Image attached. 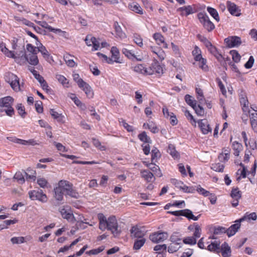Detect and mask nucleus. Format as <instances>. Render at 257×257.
Masks as SVG:
<instances>
[{
    "mask_svg": "<svg viewBox=\"0 0 257 257\" xmlns=\"http://www.w3.org/2000/svg\"><path fill=\"white\" fill-rule=\"evenodd\" d=\"M17 75L13 74V73H11V72H8L6 73V74L5 75V81L8 82V83L10 84L11 82H13V80H15L16 79V76Z\"/></svg>",
    "mask_w": 257,
    "mask_h": 257,
    "instance_id": "3c124183",
    "label": "nucleus"
},
{
    "mask_svg": "<svg viewBox=\"0 0 257 257\" xmlns=\"http://www.w3.org/2000/svg\"><path fill=\"white\" fill-rule=\"evenodd\" d=\"M134 71L142 74H147V68H145L143 65L140 64L134 68Z\"/></svg>",
    "mask_w": 257,
    "mask_h": 257,
    "instance_id": "37998d69",
    "label": "nucleus"
},
{
    "mask_svg": "<svg viewBox=\"0 0 257 257\" xmlns=\"http://www.w3.org/2000/svg\"><path fill=\"white\" fill-rule=\"evenodd\" d=\"M25 238L23 236L13 237L11 239V241L13 244H20L26 242Z\"/></svg>",
    "mask_w": 257,
    "mask_h": 257,
    "instance_id": "603ef678",
    "label": "nucleus"
},
{
    "mask_svg": "<svg viewBox=\"0 0 257 257\" xmlns=\"http://www.w3.org/2000/svg\"><path fill=\"white\" fill-rule=\"evenodd\" d=\"M110 52L111 53V58L108 57L106 55L100 52L97 53L96 55L100 58H102L103 62H105L108 64H112L114 62L119 63L120 62L118 61L119 52L118 49L115 47H112Z\"/></svg>",
    "mask_w": 257,
    "mask_h": 257,
    "instance_id": "7ed1b4c3",
    "label": "nucleus"
},
{
    "mask_svg": "<svg viewBox=\"0 0 257 257\" xmlns=\"http://www.w3.org/2000/svg\"><path fill=\"white\" fill-rule=\"evenodd\" d=\"M104 246L102 245L101 246H99L97 248L93 249L89 251H87L86 252V254L89 255H96L102 251L104 249Z\"/></svg>",
    "mask_w": 257,
    "mask_h": 257,
    "instance_id": "c03bdc74",
    "label": "nucleus"
},
{
    "mask_svg": "<svg viewBox=\"0 0 257 257\" xmlns=\"http://www.w3.org/2000/svg\"><path fill=\"white\" fill-rule=\"evenodd\" d=\"M209 51L219 61H221L222 60L223 57L222 55L219 53L215 47L209 48Z\"/></svg>",
    "mask_w": 257,
    "mask_h": 257,
    "instance_id": "58836bf2",
    "label": "nucleus"
},
{
    "mask_svg": "<svg viewBox=\"0 0 257 257\" xmlns=\"http://www.w3.org/2000/svg\"><path fill=\"white\" fill-rule=\"evenodd\" d=\"M138 138L144 143H151L152 141L149 137L148 136L146 132L144 131L138 135Z\"/></svg>",
    "mask_w": 257,
    "mask_h": 257,
    "instance_id": "72a5a7b5",
    "label": "nucleus"
},
{
    "mask_svg": "<svg viewBox=\"0 0 257 257\" xmlns=\"http://www.w3.org/2000/svg\"><path fill=\"white\" fill-rule=\"evenodd\" d=\"M198 19L204 28L208 32H211L215 28L214 24L211 22L209 17L205 13H199L197 15Z\"/></svg>",
    "mask_w": 257,
    "mask_h": 257,
    "instance_id": "39448f33",
    "label": "nucleus"
},
{
    "mask_svg": "<svg viewBox=\"0 0 257 257\" xmlns=\"http://www.w3.org/2000/svg\"><path fill=\"white\" fill-rule=\"evenodd\" d=\"M224 42L229 48L238 47L241 44V40L238 36H230L225 38Z\"/></svg>",
    "mask_w": 257,
    "mask_h": 257,
    "instance_id": "ddd939ff",
    "label": "nucleus"
},
{
    "mask_svg": "<svg viewBox=\"0 0 257 257\" xmlns=\"http://www.w3.org/2000/svg\"><path fill=\"white\" fill-rule=\"evenodd\" d=\"M135 238L133 245V249L138 250L140 249L145 244L146 241V239L144 237Z\"/></svg>",
    "mask_w": 257,
    "mask_h": 257,
    "instance_id": "4be33fe9",
    "label": "nucleus"
},
{
    "mask_svg": "<svg viewBox=\"0 0 257 257\" xmlns=\"http://www.w3.org/2000/svg\"><path fill=\"white\" fill-rule=\"evenodd\" d=\"M167 245L165 244H158L156 245L154 248V250L155 251H157L158 252L159 251H164L166 252L167 250Z\"/></svg>",
    "mask_w": 257,
    "mask_h": 257,
    "instance_id": "338daca9",
    "label": "nucleus"
},
{
    "mask_svg": "<svg viewBox=\"0 0 257 257\" xmlns=\"http://www.w3.org/2000/svg\"><path fill=\"white\" fill-rule=\"evenodd\" d=\"M55 78L58 81L60 82L63 85L68 87V81L67 79L63 75L60 74L56 75Z\"/></svg>",
    "mask_w": 257,
    "mask_h": 257,
    "instance_id": "09e8293b",
    "label": "nucleus"
},
{
    "mask_svg": "<svg viewBox=\"0 0 257 257\" xmlns=\"http://www.w3.org/2000/svg\"><path fill=\"white\" fill-rule=\"evenodd\" d=\"M113 27L115 29L116 35L120 38L123 37L124 34L122 33L121 29L117 22L114 23Z\"/></svg>",
    "mask_w": 257,
    "mask_h": 257,
    "instance_id": "5fc2aeb1",
    "label": "nucleus"
},
{
    "mask_svg": "<svg viewBox=\"0 0 257 257\" xmlns=\"http://www.w3.org/2000/svg\"><path fill=\"white\" fill-rule=\"evenodd\" d=\"M28 195L32 200H38L42 203H46L48 201L47 195L40 189L30 191Z\"/></svg>",
    "mask_w": 257,
    "mask_h": 257,
    "instance_id": "0eeeda50",
    "label": "nucleus"
},
{
    "mask_svg": "<svg viewBox=\"0 0 257 257\" xmlns=\"http://www.w3.org/2000/svg\"><path fill=\"white\" fill-rule=\"evenodd\" d=\"M16 80H12L13 82H11L10 84L11 87L16 92H18L21 91V86H23V84H20L19 81V78L17 76H16Z\"/></svg>",
    "mask_w": 257,
    "mask_h": 257,
    "instance_id": "393cba45",
    "label": "nucleus"
},
{
    "mask_svg": "<svg viewBox=\"0 0 257 257\" xmlns=\"http://www.w3.org/2000/svg\"><path fill=\"white\" fill-rule=\"evenodd\" d=\"M92 143L93 145L100 150L104 151L105 150V147L101 145L100 142L98 141V140L93 138L92 139Z\"/></svg>",
    "mask_w": 257,
    "mask_h": 257,
    "instance_id": "680f3d73",
    "label": "nucleus"
},
{
    "mask_svg": "<svg viewBox=\"0 0 257 257\" xmlns=\"http://www.w3.org/2000/svg\"><path fill=\"white\" fill-rule=\"evenodd\" d=\"M36 23L39 24L40 26L44 28H45L49 30V31L53 32L55 33H62L65 34L66 32L64 31H62L60 29H55L52 28L51 26H49L48 23L45 21H36Z\"/></svg>",
    "mask_w": 257,
    "mask_h": 257,
    "instance_id": "f3484780",
    "label": "nucleus"
},
{
    "mask_svg": "<svg viewBox=\"0 0 257 257\" xmlns=\"http://www.w3.org/2000/svg\"><path fill=\"white\" fill-rule=\"evenodd\" d=\"M168 237L166 232L158 231L151 233L149 235L150 239L154 243H158L166 240Z\"/></svg>",
    "mask_w": 257,
    "mask_h": 257,
    "instance_id": "9b49d317",
    "label": "nucleus"
},
{
    "mask_svg": "<svg viewBox=\"0 0 257 257\" xmlns=\"http://www.w3.org/2000/svg\"><path fill=\"white\" fill-rule=\"evenodd\" d=\"M180 242H172L168 246V251L169 253H173L177 251L181 247Z\"/></svg>",
    "mask_w": 257,
    "mask_h": 257,
    "instance_id": "e433bc0d",
    "label": "nucleus"
},
{
    "mask_svg": "<svg viewBox=\"0 0 257 257\" xmlns=\"http://www.w3.org/2000/svg\"><path fill=\"white\" fill-rule=\"evenodd\" d=\"M250 124L254 132L257 133V113H252L250 115Z\"/></svg>",
    "mask_w": 257,
    "mask_h": 257,
    "instance_id": "7c9ffc66",
    "label": "nucleus"
},
{
    "mask_svg": "<svg viewBox=\"0 0 257 257\" xmlns=\"http://www.w3.org/2000/svg\"><path fill=\"white\" fill-rule=\"evenodd\" d=\"M178 11L181 12L182 15H185L186 16H188L193 13V9L190 6L180 8L178 9Z\"/></svg>",
    "mask_w": 257,
    "mask_h": 257,
    "instance_id": "4c0bfd02",
    "label": "nucleus"
},
{
    "mask_svg": "<svg viewBox=\"0 0 257 257\" xmlns=\"http://www.w3.org/2000/svg\"><path fill=\"white\" fill-rule=\"evenodd\" d=\"M198 125L204 134H207L211 132V128L209 126L206 119H200L198 121Z\"/></svg>",
    "mask_w": 257,
    "mask_h": 257,
    "instance_id": "dca6fc26",
    "label": "nucleus"
},
{
    "mask_svg": "<svg viewBox=\"0 0 257 257\" xmlns=\"http://www.w3.org/2000/svg\"><path fill=\"white\" fill-rule=\"evenodd\" d=\"M220 242L217 241L212 242L210 244L208 245L207 249L210 251L216 253L220 252Z\"/></svg>",
    "mask_w": 257,
    "mask_h": 257,
    "instance_id": "b1692460",
    "label": "nucleus"
},
{
    "mask_svg": "<svg viewBox=\"0 0 257 257\" xmlns=\"http://www.w3.org/2000/svg\"><path fill=\"white\" fill-rule=\"evenodd\" d=\"M181 234L179 232H174L171 236L170 240L172 242H180L181 240Z\"/></svg>",
    "mask_w": 257,
    "mask_h": 257,
    "instance_id": "de8ad7c7",
    "label": "nucleus"
},
{
    "mask_svg": "<svg viewBox=\"0 0 257 257\" xmlns=\"http://www.w3.org/2000/svg\"><path fill=\"white\" fill-rule=\"evenodd\" d=\"M230 196L233 199L231 202L232 206L234 207L238 205V200L241 197V192L238 187L233 188L231 191Z\"/></svg>",
    "mask_w": 257,
    "mask_h": 257,
    "instance_id": "4468645a",
    "label": "nucleus"
},
{
    "mask_svg": "<svg viewBox=\"0 0 257 257\" xmlns=\"http://www.w3.org/2000/svg\"><path fill=\"white\" fill-rule=\"evenodd\" d=\"M26 175V179L32 180L35 181L36 179V172L35 170L28 168L27 170V172H24Z\"/></svg>",
    "mask_w": 257,
    "mask_h": 257,
    "instance_id": "c756f323",
    "label": "nucleus"
},
{
    "mask_svg": "<svg viewBox=\"0 0 257 257\" xmlns=\"http://www.w3.org/2000/svg\"><path fill=\"white\" fill-rule=\"evenodd\" d=\"M185 100L186 103L192 108H194V107L195 106L196 101L193 99V98L191 95L186 94L185 96Z\"/></svg>",
    "mask_w": 257,
    "mask_h": 257,
    "instance_id": "79ce46f5",
    "label": "nucleus"
},
{
    "mask_svg": "<svg viewBox=\"0 0 257 257\" xmlns=\"http://www.w3.org/2000/svg\"><path fill=\"white\" fill-rule=\"evenodd\" d=\"M64 182L63 180L59 181L57 186L54 188V198L56 201L59 202V204H62L64 199V195H65V191L64 190Z\"/></svg>",
    "mask_w": 257,
    "mask_h": 257,
    "instance_id": "423d86ee",
    "label": "nucleus"
},
{
    "mask_svg": "<svg viewBox=\"0 0 257 257\" xmlns=\"http://www.w3.org/2000/svg\"><path fill=\"white\" fill-rule=\"evenodd\" d=\"M17 109L18 110L19 114L23 118L25 117L26 112L24 107L22 106V104H18L17 106Z\"/></svg>",
    "mask_w": 257,
    "mask_h": 257,
    "instance_id": "69168bd1",
    "label": "nucleus"
},
{
    "mask_svg": "<svg viewBox=\"0 0 257 257\" xmlns=\"http://www.w3.org/2000/svg\"><path fill=\"white\" fill-rule=\"evenodd\" d=\"M0 48L1 51L5 54V55L9 58H14L16 60L18 57L16 56L14 52L9 50L6 46V44L3 42L0 44Z\"/></svg>",
    "mask_w": 257,
    "mask_h": 257,
    "instance_id": "a211bd4d",
    "label": "nucleus"
},
{
    "mask_svg": "<svg viewBox=\"0 0 257 257\" xmlns=\"http://www.w3.org/2000/svg\"><path fill=\"white\" fill-rule=\"evenodd\" d=\"M222 255L223 257H229L231 255V249L228 244L224 242L221 246Z\"/></svg>",
    "mask_w": 257,
    "mask_h": 257,
    "instance_id": "5701e85b",
    "label": "nucleus"
},
{
    "mask_svg": "<svg viewBox=\"0 0 257 257\" xmlns=\"http://www.w3.org/2000/svg\"><path fill=\"white\" fill-rule=\"evenodd\" d=\"M230 54L231 55L233 61L235 63L239 62L240 60V56L236 50H233L230 51Z\"/></svg>",
    "mask_w": 257,
    "mask_h": 257,
    "instance_id": "8fccbe9b",
    "label": "nucleus"
},
{
    "mask_svg": "<svg viewBox=\"0 0 257 257\" xmlns=\"http://www.w3.org/2000/svg\"><path fill=\"white\" fill-rule=\"evenodd\" d=\"M65 191V196H69L72 198L78 199L80 197L78 192L73 188V184L69 181L64 180Z\"/></svg>",
    "mask_w": 257,
    "mask_h": 257,
    "instance_id": "1a4fd4ad",
    "label": "nucleus"
},
{
    "mask_svg": "<svg viewBox=\"0 0 257 257\" xmlns=\"http://www.w3.org/2000/svg\"><path fill=\"white\" fill-rule=\"evenodd\" d=\"M50 113L52 117L57 120L58 122L63 123L65 122L64 116L61 113H59L54 109L50 110Z\"/></svg>",
    "mask_w": 257,
    "mask_h": 257,
    "instance_id": "6ab92c4d",
    "label": "nucleus"
},
{
    "mask_svg": "<svg viewBox=\"0 0 257 257\" xmlns=\"http://www.w3.org/2000/svg\"><path fill=\"white\" fill-rule=\"evenodd\" d=\"M226 231V228L225 227L222 226H217L214 228L213 234L215 235L221 234L225 233Z\"/></svg>",
    "mask_w": 257,
    "mask_h": 257,
    "instance_id": "4d7b16f0",
    "label": "nucleus"
},
{
    "mask_svg": "<svg viewBox=\"0 0 257 257\" xmlns=\"http://www.w3.org/2000/svg\"><path fill=\"white\" fill-rule=\"evenodd\" d=\"M79 81L78 86L83 89L88 97H93L94 94L90 85L84 82L82 79L79 80Z\"/></svg>",
    "mask_w": 257,
    "mask_h": 257,
    "instance_id": "2eb2a0df",
    "label": "nucleus"
},
{
    "mask_svg": "<svg viewBox=\"0 0 257 257\" xmlns=\"http://www.w3.org/2000/svg\"><path fill=\"white\" fill-rule=\"evenodd\" d=\"M151 161L152 162L154 161L156 162L157 160L161 157V153L159 150L156 147H154L152 149L151 152Z\"/></svg>",
    "mask_w": 257,
    "mask_h": 257,
    "instance_id": "2f4dec72",
    "label": "nucleus"
},
{
    "mask_svg": "<svg viewBox=\"0 0 257 257\" xmlns=\"http://www.w3.org/2000/svg\"><path fill=\"white\" fill-rule=\"evenodd\" d=\"M60 212L63 218L66 219L72 222H74L76 220V219L75 218L73 214L71 213L67 212L65 209H62Z\"/></svg>",
    "mask_w": 257,
    "mask_h": 257,
    "instance_id": "a878e982",
    "label": "nucleus"
},
{
    "mask_svg": "<svg viewBox=\"0 0 257 257\" xmlns=\"http://www.w3.org/2000/svg\"><path fill=\"white\" fill-rule=\"evenodd\" d=\"M29 70L33 74L35 79H36L39 81V82L43 79H44V78L41 75H40L37 71L35 70L34 68L30 67L29 68Z\"/></svg>",
    "mask_w": 257,
    "mask_h": 257,
    "instance_id": "6e6d98bb",
    "label": "nucleus"
},
{
    "mask_svg": "<svg viewBox=\"0 0 257 257\" xmlns=\"http://www.w3.org/2000/svg\"><path fill=\"white\" fill-rule=\"evenodd\" d=\"M201 234V229L198 224H195V231L193 233V236L196 238L200 237Z\"/></svg>",
    "mask_w": 257,
    "mask_h": 257,
    "instance_id": "0e129e2a",
    "label": "nucleus"
},
{
    "mask_svg": "<svg viewBox=\"0 0 257 257\" xmlns=\"http://www.w3.org/2000/svg\"><path fill=\"white\" fill-rule=\"evenodd\" d=\"M99 228L104 231L105 229L111 231L113 235L116 237L121 232L120 228L119 227L116 218L115 216L111 215L108 218L103 214H98Z\"/></svg>",
    "mask_w": 257,
    "mask_h": 257,
    "instance_id": "f257e3e1",
    "label": "nucleus"
},
{
    "mask_svg": "<svg viewBox=\"0 0 257 257\" xmlns=\"http://www.w3.org/2000/svg\"><path fill=\"white\" fill-rule=\"evenodd\" d=\"M36 54L35 53L29 54L28 57L25 53H24L21 57H18L16 58V62L20 65H23L26 61H28L30 64L36 66L39 63V60Z\"/></svg>",
    "mask_w": 257,
    "mask_h": 257,
    "instance_id": "20e7f679",
    "label": "nucleus"
},
{
    "mask_svg": "<svg viewBox=\"0 0 257 257\" xmlns=\"http://www.w3.org/2000/svg\"><path fill=\"white\" fill-rule=\"evenodd\" d=\"M226 8L229 13L234 16L239 17L241 15V10L234 3L227 1L226 2Z\"/></svg>",
    "mask_w": 257,
    "mask_h": 257,
    "instance_id": "f8f14e48",
    "label": "nucleus"
},
{
    "mask_svg": "<svg viewBox=\"0 0 257 257\" xmlns=\"http://www.w3.org/2000/svg\"><path fill=\"white\" fill-rule=\"evenodd\" d=\"M146 232V227L140 224L132 225L130 230L131 236L132 238L144 237Z\"/></svg>",
    "mask_w": 257,
    "mask_h": 257,
    "instance_id": "6e6552de",
    "label": "nucleus"
},
{
    "mask_svg": "<svg viewBox=\"0 0 257 257\" xmlns=\"http://www.w3.org/2000/svg\"><path fill=\"white\" fill-rule=\"evenodd\" d=\"M167 152L174 159L178 158L179 156V153L176 150L174 146L172 144H170L168 146Z\"/></svg>",
    "mask_w": 257,
    "mask_h": 257,
    "instance_id": "473e14b6",
    "label": "nucleus"
},
{
    "mask_svg": "<svg viewBox=\"0 0 257 257\" xmlns=\"http://www.w3.org/2000/svg\"><path fill=\"white\" fill-rule=\"evenodd\" d=\"M147 127L154 134H156L159 132V129L157 125L154 124L152 122L150 123V125H147Z\"/></svg>",
    "mask_w": 257,
    "mask_h": 257,
    "instance_id": "774afa93",
    "label": "nucleus"
},
{
    "mask_svg": "<svg viewBox=\"0 0 257 257\" xmlns=\"http://www.w3.org/2000/svg\"><path fill=\"white\" fill-rule=\"evenodd\" d=\"M185 114L188 119L190 121L191 123L193 125L196 126V121L190 112L188 110H186Z\"/></svg>",
    "mask_w": 257,
    "mask_h": 257,
    "instance_id": "e2e57ef3",
    "label": "nucleus"
},
{
    "mask_svg": "<svg viewBox=\"0 0 257 257\" xmlns=\"http://www.w3.org/2000/svg\"><path fill=\"white\" fill-rule=\"evenodd\" d=\"M182 216L186 217L189 220L192 219L193 220H198L201 216V214H199L198 216H195L193 214L192 212L188 209H185L182 210Z\"/></svg>",
    "mask_w": 257,
    "mask_h": 257,
    "instance_id": "412c9836",
    "label": "nucleus"
},
{
    "mask_svg": "<svg viewBox=\"0 0 257 257\" xmlns=\"http://www.w3.org/2000/svg\"><path fill=\"white\" fill-rule=\"evenodd\" d=\"M153 38L157 42L159 45L164 42L165 39L164 37L160 33H155Z\"/></svg>",
    "mask_w": 257,
    "mask_h": 257,
    "instance_id": "13d9d810",
    "label": "nucleus"
},
{
    "mask_svg": "<svg viewBox=\"0 0 257 257\" xmlns=\"http://www.w3.org/2000/svg\"><path fill=\"white\" fill-rule=\"evenodd\" d=\"M141 175L147 181L152 182L154 180V174L149 170H143L141 171Z\"/></svg>",
    "mask_w": 257,
    "mask_h": 257,
    "instance_id": "bb28decb",
    "label": "nucleus"
},
{
    "mask_svg": "<svg viewBox=\"0 0 257 257\" xmlns=\"http://www.w3.org/2000/svg\"><path fill=\"white\" fill-rule=\"evenodd\" d=\"M148 75L157 74L159 76L163 73V70L158 61L154 60L151 65L147 68Z\"/></svg>",
    "mask_w": 257,
    "mask_h": 257,
    "instance_id": "9d476101",
    "label": "nucleus"
},
{
    "mask_svg": "<svg viewBox=\"0 0 257 257\" xmlns=\"http://www.w3.org/2000/svg\"><path fill=\"white\" fill-rule=\"evenodd\" d=\"M72 57V56L70 55L66 54L64 56V60L68 66L74 67L76 65V63L71 59Z\"/></svg>",
    "mask_w": 257,
    "mask_h": 257,
    "instance_id": "f704fd0d",
    "label": "nucleus"
},
{
    "mask_svg": "<svg viewBox=\"0 0 257 257\" xmlns=\"http://www.w3.org/2000/svg\"><path fill=\"white\" fill-rule=\"evenodd\" d=\"M14 179L17 180L18 182L20 184H23L25 181L24 176L20 171H18L14 175Z\"/></svg>",
    "mask_w": 257,
    "mask_h": 257,
    "instance_id": "a19ab883",
    "label": "nucleus"
},
{
    "mask_svg": "<svg viewBox=\"0 0 257 257\" xmlns=\"http://www.w3.org/2000/svg\"><path fill=\"white\" fill-rule=\"evenodd\" d=\"M185 244L194 245L196 243V239L194 236H189L183 239Z\"/></svg>",
    "mask_w": 257,
    "mask_h": 257,
    "instance_id": "864d4df0",
    "label": "nucleus"
},
{
    "mask_svg": "<svg viewBox=\"0 0 257 257\" xmlns=\"http://www.w3.org/2000/svg\"><path fill=\"white\" fill-rule=\"evenodd\" d=\"M207 11L217 22L219 21V15L216 9L208 7L207 8Z\"/></svg>",
    "mask_w": 257,
    "mask_h": 257,
    "instance_id": "c9c22d12",
    "label": "nucleus"
},
{
    "mask_svg": "<svg viewBox=\"0 0 257 257\" xmlns=\"http://www.w3.org/2000/svg\"><path fill=\"white\" fill-rule=\"evenodd\" d=\"M195 111L197 115L200 116H203L204 114V110L203 107H202L200 104H198V106L195 105V106L193 108Z\"/></svg>",
    "mask_w": 257,
    "mask_h": 257,
    "instance_id": "052dcab7",
    "label": "nucleus"
},
{
    "mask_svg": "<svg viewBox=\"0 0 257 257\" xmlns=\"http://www.w3.org/2000/svg\"><path fill=\"white\" fill-rule=\"evenodd\" d=\"M224 168V166L220 163L213 164L211 166V169L213 170L219 172H222Z\"/></svg>",
    "mask_w": 257,
    "mask_h": 257,
    "instance_id": "a18cd8bd",
    "label": "nucleus"
},
{
    "mask_svg": "<svg viewBox=\"0 0 257 257\" xmlns=\"http://www.w3.org/2000/svg\"><path fill=\"white\" fill-rule=\"evenodd\" d=\"M37 184L40 187L44 188L47 187L48 182L46 179L44 178H39L37 179Z\"/></svg>",
    "mask_w": 257,
    "mask_h": 257,
    "instance_id": "bf43d9fd",
    "label": "nucleus"
},
{
    "mask_svg": "<svg viewBox=\"0 0 257 257\" xmlns=\"http://www.w3.org/2000/svg\"><path fill=\"white\" fill-rule=\"evenodd\" d=\"M232 147L234 151V155L235 156H238L239 153L242 150V145L240 143L235 141L233 142Z\"/></svg>",
    "mask_w": 257,
    "mask_h": 257,
    "instance_id": "cd10ccee",
    "label": "nucleus"
},
{
    "mask_svg": "<svg viewBox=\"0 0 257 257\" xmlns=\"http://www.w3.org/2000/svg\"><path fill=\"white\" fill-rule=\"evenodd\" d=\"M130 10L138 14H143V9L141 8L140 5L137 3H133L131 5H130Z\"/></svg>",
    "mask_w": 257,
    "mask_h": 257,
    "instance_id": "c85d7f7f",
    "label": "nucleus"
},
{
    "mask_svg": "<svg viewBox=\"0 0 257 257\" xmlns=\"http://www.w3.org/2000/svg\"><path fill=\"white\" fill-rule=\"evenodd\" d=\"M256 219L257 215L255 212H252L250 213H248V212H247L244 214V215L242 217L236 220V222H241L244 221H249L251 220H255Z\"/></svg>",
    "mask_w": 257,
    "mask_h": 257,
    "instance_id": "aec40b11",
    "label": "nucleus"
},
{
    "mask_svg": "<svg viewBox=\"0 0 257 257\" xmlns=\"http://www.w3.org/2000/svg\"><path fill=\"white\" fill-rule=\"evenodd\" d=\"M133 41L140 47L142 48L143 46V39L141 36L137 33L134 34Z\"/></svg>",
    "mask_w": 257,
    "mask_h": 257,
    "instance_id": "ea45409f",
    "label": "nucleus"
},
{
    "mask_svg": "<svg viewBox=\"0 0 257 257\" xmlns=\"http://www.w3.org/2000/svg\"><path fill=\"white\" fill-rule=\"evenodd\" d=\"M230 157V152L227 151V153H222L220 154L218 157L220 162H225L228 160Z\"/></svg>",
    "mask_w": 257,
    "mask_h": 257,
    "instance_id": "49530a36",
    "label": "nucleus"
},
{
    "mask_svg": "<svg viewBox=\"0 0 257 257\" xmlns=\"http://www.w3.org/2000/svg\"><path fill=\"white\" fill-rule=\"evenodd\" d=\"M14 99L8 96L0 99V112L5 111L7 115L12 116L14 113V109L12 107Z\"/></svg>",
    "mask_w": 257,
    "mask_h": 257,
    "instance_id": "f03ea898",
    "label": "nucleus"
}]
</instances>
